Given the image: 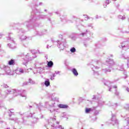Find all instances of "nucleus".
I'll use <instances>...</instances> for the list:
<instances>
[{"label":"nucleus","mask_w":129,"mask_h":129,"mask_svg":"<svg viewBox=\"0 0 129 129\" xmlns=\"http://www.w3.org/2000/svg\"><path fill=\"white\" fill-rule=\"evenodd\" d=\"M41 10L40 9H35L33 10V12L31 14L30 21L25 23V25H26L27 28H29L28 24L34 23V22H35L36 20H40V19H45V18H46V15H40V14H41Z\"/></svg>","instance_id":"1"},{"label":"nucleus","mask_w":129,"mask_h":129,"mask_svg":"<svg viewBox=\"0 0 129 129\" xmlns=\"http://www.w3.org/2000/svg\"><path fill=\"white\" fill-rule=\"evenodd\" d=\"M35 52L34 50L31 51V53H28L26 55H24L23 58V64L26 65L28 62L32 61L34 58H36L37 56L36 55Z\"/></svg>","instance_id":"2"},{"label":"nucleus","mask_w":129,"mask_h":129,"mask_svg":"<svg viewBox=\"0 0 129 129\" xmlns=\"http://www.w3.org/2000/svg\"><path fill=\"white\" fill-rule=\"evenodd\" d=\"M59 40L56 41V45L60 50H64L66 46V39L63 37V35H59L58 36Z\"/></svg>","instance_id":"3"},{"label":"nucleus","mask_w":129,"mask_h":129,"mask_svg":"<svg viewBox=\"0 0 129 129\" xmlns=\"http://www.w3.org/2000/svg\"><path fill=\"white\" fill-rule=\"evenodd\" d=\"M0 76L5 75H12V72H11V68L9 66H5L4 64L0 65Z\"/></svg>","instance_id":"4"},{"label":"nucleus","mask_w":129,"mask_h":129,"mask_svg":"<svg viewBox=\"0 0 129 129\" xmlns=\"http://www.w3.org/2000/svg\"><path fill=\"white\" fill-rule=\"evenodd\" d=\"M106 63L108 64V66H109V69L106 68L105 69H103V72L105 73H107V72H110L111 71V69H114V67L115 66V62L113 61V59H108V60H106Z\"/></svg>","instance_id":"5"},{"label":"nucleus","mask_w":129,"mask_h":129,"mask_svg":"<svg viewBox=\"0 0 129 129\" xmlns=\"http://www.w3.org/2000/svg\"><path fill=\"white\" fill-rule=\"evenodd\" d=\"M11 35H12V33H9V37L7 38V40H9L10 41H11L12 42H13V43L12 44H8V46H9V48H11V49H15V48H16V43H15V41H14V39H13V38H12V36H11Z\"/></svg>","instance_id":"6"},{"label":"nucleus","mask_w":129,"mask_h":129,"mask_svg":"<svg viewBox=\"0 0 129 129\" xmlns=\"http://www.w3.org/2000/svg\"><path fill=\"white\" fill-rule=\"evenodd\" d=\"M119 47L120 48H122L123 50H128V49H129V41L122 42Z\"/></svg>","instance_id":"7"},{"label":"nucleus","mask_w":129,"mask_h":129,"mask_svg":"<svg viewBox=\"0 0 129 129\" xmlns=\"http://www.w3.org/2000/svg\"><path fill=\"white\" fill-rule=\"evenodd\" d=\"M55 105V101L50 100L49 102H45V107L50 106V107H53Z\"/></svg>","instance_id":"8"},{"label":"nucleus","mask_w":129,"mask_h":129,"mask_svg":"<svg viewBox=\"0 0 129 129\" xmlns=\"http://www.w3.org/2000/svg\"><path fill=\"white\" fill-rule=\"evenodd\" d=\"M111 123H112L113 125H114V124H117L118 123V121L117 120H116V118L115 117V115L112 114V117L111 118Z\"/></svg>","instance_id":"9"},{"label":"nucleus","mask_w":129,"mask_h":129,"mask_svg":"<svg viewBox=\"0 0 129 129\" xmlns=\"http://www.w3.org/2000/svg\"><path fill=\"white\" fill-rule=\"evenodd\" d=\"M10 120H14L15 122H18L19 124L23 123V119H18L17 118H10Z\"/></svg>","instance_id":"10"},{"label":"nucleus","mask_w":129,"mask_h":129,"mask_svg":"<svg viewBox=\"0 0 129 129\" xmlns=\"http://www.w3.org/2000/svg\"><path fill=\"white\" fill-rule=\"evenodd\" d=\"M24 72V69L22 68H18L15 70V73H16V74H18V75H21V74H23Z\"/></svg>","instance_id":"11"},{"label":"nucleus","mask_w":129,"mask_h":129,"mask_svg":"<svg viewBox=\"0 0 129 129\" xmlns=\"http://www.w3.org/2000/svg\"><path fill=\"white\" fill-rule=\"evenodd\" d=\"M60 19L63 23H67V16L66 15L61 16Z\"/></svg>","instance_id":"12"},{"label":"nucleus","mask_w":129,"mask_h":129,"mask_svg":"<svg viewBox=\"0 0 129 129\" xmlns=\"http://www.w3.org/2000/svg\"><path fill=\"white\" fill-rule=\"evenodd\" d=\"M71 71L75 76H78V72L76 69L73 68L71 70Z\"/></svg>","instance_id":"13"},{"label":"nucleus","mask_w":129,"mask_h":129,"mask_svg":"<svg viewBox=\"0 0 129 129\" xmlns=\"http://www.w3.org/2000/svg\"><path fill=\"white\" fill-rule=\"evenodd\" d=\"M8 64H9V65L14 66L16 64V61H15V59H12L8 61Z\"/></svg>","instance_id":"14"},{"label":"nucleus","mask_w":129,"mask_h":129,"mask_svg":"<svg viewBox=\"0 0 129 129\" xmlns=\"http://www.w3.org/2000/svg\"><path fill=\"white\" fill-rule=\"evenodd\" d=\"M53 65H54V63H53V61H52L51 60L49 61H47V66H48V68H52V67H53Z\"/></svg>","instance_id":"15"},{"label":"nucleus","mask_w":129,"mask_h":129,"mask_svg":"<svg viewBox=\"0 0 129 129\" xmlns=\"http://www.w3.org/2000/svg\"><path fill=\"white\" fill-rule=\"evenodd\" d=\"M58 107L59 108H68V105L62 104H59Z\"/></svg>","instance_id":"16"},{"label":"nucleus","mask_w":129,"mask_h":129,"mask_svg":"<svg viewBox=\"0 0 129 129\" xmlns=\"http://www.w3.org/2000/svg\"><path fill=\"white\" fill-rule=\"evenodd\" d=\"M19 38L21 41H24L26 40V39H27V36L24 35H20Z\"/></svg>","instance_id":"17"},{"label":"nucleus","mask_w":129,"mask_h":129,"mask_svg":"<svg viewBox=\"0 0 129 129\" xmlns=\"http://www.w3.org/2000/svg\"><path fill=\"white\" fill-rule=\"evenodd\" d=\"M44 85L46 86V87H48L50 85V81H49V79H47L44 82Z\"/></svg>","instance_id":"18"},{"label":"nucleus","mask_w":129,"mask_h":129,"mask_svg":"<svg viewBox=\"0 0 129 129\" xmlns=\"http://www.w3.org/2000/svg\"><path fill=\"white\" fill-rule=\"evenodd\" d=\"M121 58H124V59H126L127 60V67H129V57H125L123 54L121 55Z\"/></svg>","instance_id":"19"},{"label":"nucleus","mask_w":129,"mask_h":129,"mask_svg":"<svg viewBox=\"0 0 129 129\" xmlns=\"http://www.w3.org/2000/svg\"><path fill=\"white\" fill-rule=\"evenodd\" d=\"M91 68H92L93 71H95V70L99 69V67H98L97 66H94V65H91Z\"/></svg>","instance_id":"20"},{"label":"nucleus","mask_w":129,"mask_h":129,"mask_svg":"<svg viewBox=\"0 0 129 129\" xmlns=\"http://www.w3.org/2000/svg\"><path fill=\"white\" fill-rule=\"evenodd\" d=\"M37 106H38V109L39 110H42V108H43L42 103H39L38 105H37Z\"/></svg>","instance_id":"21"},{"label":"nucleus","mask_w":129,"mask_h":129,"mask_svg":"<svg viewBox=\"0 0 129 129\" xmlns=\"http://www.w3.org/2000/svg\"><path fill=\"white\" fill-rule=\"evenodd\" d=\"M70 51L72 53H75L76 52V49L75 47H72L71 48Z\"/></svg>","instance_id":"22"},{"label":"nucleus","mask_w":129,"mask_h":129,"mask_svg":"<svg viewBox=\"0 0 129 129\" xmlns=\"http://www.w3.org/2000/svg\"><path fill=\"white\" fill-rule=\"evenodd\" d=\"M118 19H120V20H125V17L121 16V15H119L118 16Z\"/></svg>","instance_id":"23"},{"label":"nucleus","mask_w":129,"mask_h":129,"mask_svg":"<svg viewBox=\"0 0 129 129\" xmlns=\"http://www.w3.org/2000/svg\"><path fill=\"white\" fill-rule=\"evenodd\" d=\"M91 111V108H87L86 109V113H89Z\"/></svg>","instance_id":"24"},{"label":"nucleus","mask_w":129,"mask_h":129,"mask_svg":"<svg viewBox=\"0 0 129 129\" xmlns=\"http://www.w3.org/2000/svg\"><path fill=\"white\" fill-rule=\"evenodd\" d=\"M87 32H88V30H87L86 32L81 33V35H82V37H84V36H86V34H87Z\"/></svg>","instance_id":"25"},{"label":"nucleus","mask_w":129,"mask_h":129,"mask_svg":"<svg viewBox=\"0 0 129 129\" xmlns=\"http://www.w3.org/2000/svg\"><path fill=\"white\" fill-rule=\"evenodd\" d=\"M5 106V104H3V102L0 101V108H3Z\"/></svg>","instance_id":"26"},{"label":"nucleus","mask_w":129,"mask_h":129,"mask_svg":"<svg viewBox=\"0 0 129 129\" xmlns=\"http://www.w3.org/2000/svg\"><path fill=\"white\" fill-rule=\"evenodd\" d=\"M112 88H115V89L117 88V87L116 86H114L111 87L109 89V91H111V89H112Z\"/></svg>","instance_id":"27"},{"label":"nucleus","mask_w":129,"mask_h":129,"mask_svg":"<svg viewBox=\"0 0 129 129\" xmlns=\"http://www.w3.org/2000/svg\"><path fill=\"white\" fill-rule=\"evenodd\" d=\"M29 83H31V84H35V82H34V81H32V79H29Z\"/></svg>","instance_id":"28"},{"label":"nucleus","mask_w":129,"mask_h":129,"mask_svg":"<svg viewBox=\"0 0 129 129\" xmlns=\"http://www.w3.org/2000/svg\"><path fill=\"white\" fill-rule=\"evenodd\" d=\"M36 7H38V6H43V3L40 2L38 4L37 3L35 4Z\"/></svg>","instance_id":"29"},{"label":"nucleus","mask_w":129,"mask_h":129,"mask_svg":"<svg viewBox=\"0 0 129 129\" xmlns=\"http://www.w3.org/2000/svg\"><path fill=\"white\" fill-rule=\"evenodd\" d=\"M25 33V31L23 30V29H19V34H22Z\"/></svg>","instance_id":"30"},{"label":"nucleus","mask_w":129,"mask_h":129,"mask_svg":"<svg viewBox=\"0 0 129 129\" xmlns=\"http://www.w3.org/2000/svg\"><path fill=\"white\" fill-rule=\"evenodd\" d=\"M123 78L125 79L126 78H127V75H126V73L125 72H124V76Z\"/></svg>","instance_id":"31"},{"label":"nucleus","mask_w":129,"mask_h":129,"mask_svg":"<svg viewBox=\"0 0 129 129\" xmlns=\"http://www.w3.org/2000/svg\"><path fill=\"white\" fill-rule=\"evenodd\" d=\"M94 75L95 76H98V75H99V74L97 72H94Z\"/></svg>","instance_id":"32"},{"label":"nucleus","mask_w":129,"mask_h":129,"mask_svg":"<svg viewBox=\"0 0 129 129\" xmlns=\"http://www.w3.org/2000/svg\"><path fill=\"white\" fill-rule=\"evenodd\" d=\"M117 69H118V70H119L120 71H123V67L121 66L120 69L117 68Z\"/></svg>","instance_id":"33"},{"label":"nucleus","mask_w":129,"mask_h":129,"mask_svg":"<svg viewBox=\"0 0 129 129\" xmlns=\"http://www.w3.org/2000/svg\"><path fill=\"white\" fill-rule=\"evenodd\" d=\"M11 129H21V127L13 126L12 128H11Z\"/></svg>","instance_id":"34"},{"label":"nucleus","mask_w":129,"mask_h":129,"mask_svg":"<svg viewBox=\"0 0 129 129\" xmlns=\"http://www.w3.org/2000/svg\"><path fill=\"white\" fill-rule=\"evenodd\" d=\"M36 35H38V36H42L43 34H40V33L38 31L36 32Z\"/></svg>","instance_id":"35"},{"label":"nucleus","mask_w":129,"mask_h":129,"mask_svg":"<svg viewBox=\"0 0 129 129\" xmlns=\"http://www.w3.org/2000/svg\"><path fill=\"white\" fill-rule=\"evenodd\" d=\"M91 27L92 29L93 28L92 27V24H89L87 25V26H86V27Z\"/></svg>","instance_id":"36"},{"label":"nucleus","mask_w":129,"mask_h":129,"mask_svg":"<svg viewBox=\"0 0 129 129\" xmlns=\"http://www.w3.org/2000/svg\"><path fill=\"white\" fill-rule=\"evenodd\" d=\"M105 5H109V0H106Z\"/></svg>","instance_id":"37"},{"label":"nucleus","mask_w":129,"mask_h":129,"mask_svg":"<svg viewBox=\"0 0 129 129\" xmlns=\"http://www.w3.org/2000/svg\"><path fill=\"white\" fill-rule=\"evenodd\" d=\"M52 45H49L48 44L46 46L47 49H49V48H51Z\"/></svg>","instance_id":"38"},{"label":"nucleus","mask_w":129,"mask_h":129,"mask_svg":"<svg viewBox=\"0 0 129 129\" xmlns=\"http://www.w3.org/2000/svg\"><path fill=\"white\" fill-rule=\"evenodd\" d=\"M55 74H59V75H60V73H61V72H60V71H55Z\"/></svg>","instance_id":"39"},{"label":"nucleus","mask_w":129,"mask_h":129,"mask_svg":"<svg viewBox=\"0 0 129 129\" xmlns=\"http://www.w3.org/2000/svg\"><path fill=\"white\" fill-rule=\"evenodd\" d=\"M3 87H4V88H8V87H9L7 85H4Z\"/></svg>","instance_id":"40"},{"label":"nucleus","mask_w":129,"mask_h":129,"mask_svg":"<svg viewBox=\"0 0 129 129\" xmlns=\"http://www.w3.org/2000/svg\"><path fill=\"white\" fill-rule=\"evenodd\" d=\"M63 116H62L63 117H66V113L64 112L63 113Z\"/></svg>","instance_id":"41"},{"label":"nucleus","mask_w":129,"mask_h":129,"mask_svg":"<svg viewBox=\"0 0 129 129\" xmlns=\"http://www.w3.org/2000/svg\"><path fill=\"white\" fill-rule=\"evenodd\" d=\"M112 106L114 107V108H115V107H116L117 106V104H115L114 105H113Z\"/></svg>","instance_id":"42"},{"label":"nucleus","mask_w":129,"mask_h":129,"mask_svg":"<svg viewBox=\"0 0 129 129\" xmlns=\"http://www.w3.org/2000/svg\"><path fill=\"white\" fill-rule=\"evenodd\" d=\"M107 4H104L103 5V7H104V8H106V7H107Z\"/></svg>","instance_id":"43"},{"label":"nucleus","mask_w":129,"mask_h":129,"mask_svg":"<svg viewBox=\"0 0 129 129\" xmlns=\"http://www.w3.org/2000/svg\"><path fill=\"white\" fill-rule=\"evenodd\" d=\"M51 80H54V77H51V78H50Z\"/></svg>","instance_id":"44"},{"label":"nucleus","mask_w":129,"mask_h":129,"mask_svg":"<svg viewBox=\"0 0 129 129\" xmlns=\"http://www.w3.org/2000/svg\"><path fill=\"white\" fill-rule=\"evenodd\" d=\"M52 77H56V74H53L52 75Z\"/></svg>","instance_id":"45"},{"label":"nucleus","mask_w":129,"mask_h":129,"mask_svg":"<svg viewBox=\"0 0 129 129\" xmlns=\"http://www.w3.org/2000/svg\"><path fill=\"white\" fill-rule=\"evenodd\" d=\"M87 20H88V16L84 15Z\"/></svg>","instance_id":"46"},{"label":"nucleus","mask_w":129,"mask_h":129,"mask_svg":"<svg viewBox=\"0 0 129 129\" xmlns=\"http://www.w3.org/2000/svg\"><path fill=\"white\" fill-rule=\"evenodd\" d=\"M126 120H127V123H129V118H128L126 119Z\"/></svg>","instance_id":"47"},{"label":"nucleus","mask_w":129,"mask_h":129,"mask_svg":"<svg viewBox=\"0 0 129 129\" xmlns=\"http://www.w3.org/2000/svg\"><path fill=\"white\" fill-rule=\"evenodd\" d=\"M126 91H127L128 92H129V89H128V88H126Z\"/></svg>","instance_id":"48"},{"label":"nucleus","mask_w":129,"mask_h":129,"mask_svg":"<svg viewBox=\"0 0 129 129\" xmlns=\"http://www.w3.org/2000/svg\"><path fill=\"white\" fill-rule=\"evenodd\" d=\"M19 113H20V115H24V113H23L20 112Z\"/></svg>","instance_id":"49"},{"label":"nucleus","mask_w":129,"mask_h":129,"mask_svg":"<svg viewBox=\"0 0 129 129\" xmlns=\"http://www.w3.org/2000/svg\"><path fill=\"white\" fill-rule=\"evenodd\" d=\"M2 37H3V34H0V38H2Z\"/></svg>","instance_id":"50"},{"label":"nucleus","mask_w":129,"mask_h":129,"mask_svg":"<svg viewBox=\"0 0 129 129\" xmlns=\"http://www.w3.org/2000/svg\"><path fill=\"white\" fill-rule=\"evenodd\" d=\"M45 57H46V59H48V55H45Z\"/></svg>","instance_id":"51"},{"label":"nucleus","mask_w":129,"mask_h":129,"mask_svg":"<svg viewBox=\"0 0 129 129\" xmlns=\"http://www.w3.org/2000/svg\"><path fill=\"white\" fill-rule=\"evenodd\" d=\"M84 46H85V47H87V44L84 43Z\"/></svg>","instance_id":"52"},{"label":"nucleus","mask_w":129,"mask_h":129,"mask_svg":"<svg viewBox=\"0 0 129 129\" xmlns=\"http://www.w3.org/2000/svg\"><path fill=\"white\" fill-rule=\"evenodd\" d=\"M96 19H98V15L96 16Z\"/></svg>","instance_id":"53"},{"label":"nucleus","mask_w":129,"mask_h":129,"mask_svg":"<svg viewBox=\"0 0 129 129\" xmlns=\"http://www.w3.org/2000/svg\"><path fill=\"white\" fill-rule=\"evenodd\" d=\"M44 12H48V10H44Z\"/></svg>","instance_id":"54"},{"label":"nucleus","mask_w":129,"mask_h":129,"mask_svg":"<svg viewBox=\"0 0 129 129\" xmlns=\"http://www.w3.org/2000/svg\"><path fill=\"white\" fill-rule=\"evenodd\" d=\"M110 57H113V55L112 54L110 55Z\"/></svg>","instance_id":"55"},{"label":"nucleus","mask_w":129,"mask_h":129,"mask_svg":"<svg viewBox=\"0 0 129 129\" xmlns=\"http://www.w3.org/2000/svg\"><path fill=\"white\" fill-rule=\"evenodd\" d=\"M55 14H56L57 15L59 14V12H55Z\"/></svg>","instance_id":"56"},{"label":"nucleus","mask_w":129,"mask_h":129,"mask_svg":"<svg viewBox=\"0 0 129 129\" xmlns=\"http://www.w3.org/2000/svg\"><path fill=\"white\" fill-rule=\"evenodd\" d=\"M24 84L25 85H27V83H24Z\"/></svg>","instance_id":"57"},{"label":"nucleus","mask_w":129,"mask_h":129,"mask_svg":"<svg viewBox=\"0 0 129 129\" xmlns=\"http://www.w3.org/2000/svg\"><path fill=\"white\" fill-rule=\"evenodd\" d=\"M116 95H118V93H115Z\"/></svg>","instance_id":"58"},{"label":"nucleus","mask_w":129,"mask_h":129,"mask_svg":"<svg viewBox=\"0 0 129 129\" xmlns=\"http://www.w3.org/2000/svg\"><path fill=\"white\" fill-rule=\"evenodd\" d=\"M9 116H12V115H11V114H9Z\"/></svg>","instance_id":"59"},{"label":"nucleus","mask_w":129,"mask_h":129,"mask_svg":"<svg viewBox=\"0 0 129 129\" xmlns=\"http://www.w3.org/2000/svg\"><path fill=\"white\" fill-rule=\"evenodd\" d=\"M23 46H24V47H27V46H26V45H23Z\"/></svg>","instance_id":"60"},{"label":"nucleus","mask_w":129,"mask_h":129,"mask_svg":"<svg viewBox=\"0 0 129 129\" xmlns=\"http://www.w3.org/2000/svg\"><path fill=\"white\" fill-rule=\"evenodd\" d=\"M50 112H53V111H52V110H50Z\"/></svg>","instance_id":"61"},{"label":"nucleus","mask_w":129,"mask_h":129,"mask_svg":"<svg viewBox=\"0 0 129 129\" xmlns=\"http://www.w3.org/2000/svg\"><path fill=\"white\" fill-rule=\"evenodd\" d=\"M42 64L45 65V63L44 62L42 63Z\"/></svg>","instance_id":"62"},{"label":"nucleus","mask_w":129,"mask_h":129,"mask_svg":"<svg viewBox=\"0 0 129 129\" xmlns=\"http://www.w3.org/2000/svg\"><path fill=\"white\" fill-rule=\"evenodd\" d=\"M100 103H100V101H99V104H100Z\"/></svg>","instance_id":"63"},{"label":"nucleus","mask_w":129,"mask_h":129,"mask_svg":"<svg viewBox=\"0 0 129 129\" xmlns=\"http://www.w3.org/2000/svg\"><path fill=\"white\" fill-rule=\"evenodd\" d=\"M30 107H32V106H29Z\"/></svg>","instance_id":"64"}]
</instances>
